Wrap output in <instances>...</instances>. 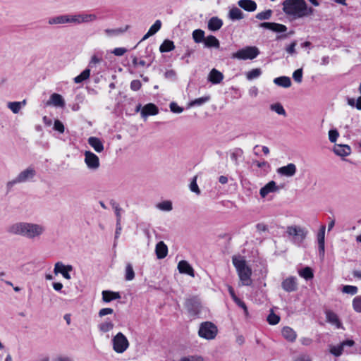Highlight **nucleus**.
I'll use <instances>...</instances> for the list:
<instances>
[{
    "mask_svg": "<svg viewBox=\"0 0 361 361\" xmlns=\"http://www.w3.org/2000/svg\"><path fill=\"white\" fill-rule=\"evenodd\" d=\"M6 231L10 234L33 240L40 238L44 234L46 226L42 224L19 221L11 224Z\"/></svg>",
    "mask_w": 361,
    "mask_h": 361,
    "instance_id": "obj_1",
    "label": "nucleus"
},
{
    "mask_svg": "<svg viewBox=\"0 0 361 361\" xmlns=\"http://www.w3.org/2000/svg\"><path fill=\"white\" fill-rule=\"evenodd\" d=\"M283 11L293 19H300L312 16L314 10L308 7L305 0H285Z\"/></svg>",
    "mask_w": 361,
    "mask_h": 361,
    "instance_id": "obj_2",
    "label": "nucleus"
},
{
    "mask_svg": "<svg viewBox=\"0 0 361 361\" xmlns=\"http://www.w3.org/2000/svg\"><path fill=\"white\" fill-rule=\"evenodd\" d=\"M232 261L235 268L236 269L242 285L250 286L252 284V270L247 265L245 260L241 257H233Z\"/></svg>",
    "mask_w": 361,
    "mask_h": 361,
    "instance_id": "obj_3",
    "label": "nucleus"
},
{
    "mask_svg": "<svg viewBox=\"0 0 361 361\" xmlns=\"http://www.w3.org/2000/svg\"><path fill=\"white\" fill-rule=\"evenodd\" d=\"M307 233L308 231L300 226H290L286 229V234L289 240L298 247L302 244Z\"/></svg>",
    "mask_w": 361,
    "mask_h": 361,
    "instance_id": "obj_4",
    "label": "nucleus"
},
{
    "mask_svg": "<svg viewBox=\"0 0 361 361\" xmlns=\"http://www.w3.org/2000/svg\"><path fill=\"white\" fill-rule=\"evenodd\" d=\"M35 176L36 171L35 168L30 166L22 171L14 179L8 181L6 184V188L8 190H11L16 184L31 181Z\"/></svg>",
    "mask_w": 361,
    "mask_h": 361,
    "instance_id": "obj_5",
    "label": "nucleus"
},
{
    "mask_svg": "<svg viewBox=\"0 0 361 361\" xmlns=\"http://www.w3.org/2000/svg\"><path fill=\"white\" fill-rule=\"evenodd\" d=\"M218 334L217 326L211 322H204L200 324L198 330L200 337L206 340H213Z\"/></svg>",
    "mask_w": 361,
    "mask_h": 361,
    "instance_id": "obj_6",
    "label": "nucleus"
},
{
    "mask_svg": "<svg viewBox=\"0 0 361 361\" xmlns=\"http://www.w3.org/2000/svg\"><path fill=\"white\" fill-rule=\"evenodd\" d=\"M185 307L189 316L192 318L199 317L202 310L200 300L197 297H190L186 299Z\"/></svg>",
    "mask_w": 361,
    "mask_h": 361,
    "instance_id": "obj_7",
    "label": "nucleus"
},
{
    "mask_svg": "<svg viewBox=\"0 0 361 361\" xmlns=\"http://www.w3.org/2000/svg\"><path fill=\"white\" fill-rule=\"evenodd\" d=\"M259 54V49L256 47H246L233 53L232 58L239 60H252L255 59Z\"/></svg>",
    "mask_w": 361,
    "mask_h": 361,
    "instance_id": "obj_8",
    "label": "nucleus"
},
{
    "mask_svg": "<svg viewBox=\"0 0 361 361\" xmlns=\"http://www.w3.org/2000/svg\"><path fill=\"white\" fill-rule=\"evenodd\" d=\"M112 345L115 352L123 353L129 347V342L126 336L121 332H119L112 338Z\"/></svg>",
    "mask_w": 361,
    "mask_h": 361,
    "instance_id": "obj_9",
    "label": "nucleus"
},
{
    "mask_svg": "<svg viewBox=\"0 0 361 361\" xmlns=\"http://www.w3.org/2000/svg\"><path fill=\"white\" fill-rule=\"evenodd\" d=\"M84 156V161L90 170L96 171L99 168L100 162L98 156L91 151H85Z\"/></svg>",
    "mask_w": 361,
    "mask_h": 361,
    "instance_id": "obj_10",
    "label": "nucleus"
},
{
    "mask_svg": "<svg viewBox=\"0 0 361 361\" xmlns=\"http://www.w3.org/2000/svg\"><path fill=\"white\" fill-rule=\"evenodd\" d=\"M49 25L74 24V15L63 14L51 17L48 19Z\"/></svg>",
    "mask_w": 361,
    "mask_h": 361,
    "instance_id": "obj_11",
    "label": "nucleus"
},
{
    "mask_svg": "<svg viewBox=\"0 0 361 361\" xmlns=\"http://www.w3.org/2000/svg\"><path fill=\"white\" fill-rule=\"evenodd\" d=\"M72 265H65L61 262H58L54 265V272L56 275L61 274L63 278L70 280L71 279L69 274L70 271H73Z\"/></svg>",
    "mask_w": 361,
    "mask_h": 361,
    "instance_id": "obj_12",
    "label": "nucleus"
},
{
    "mask_svg": "<svg viewBox=\"0 0 361 361\" xmlns=\"http://www.w3.org/2000/svg\"><path fill=\"white\" fill-rule=\"evenodd\" d=\"M355 344L353 340H345L337 345H332L330 348V353L336 357H339L342 355L345 347H352Z\"/></svg>",
    "mask_w": 361,
    "mask_h": 361,
    "instance_id": "obj_13",
    "label": "nucleus"
},
{
    "mask_svg": "<svg viewBox=\"0 0 361 361\" xmlns=\"http://www.w3.org/2000/svg\"><path fill=\"white\" fill-rule=\"evenodd\" d=\"M282 288L288 293L294 292L298 289V279L295 276H288L281 282Z\"/></svg>",
    "mask_w": 361,
    "mask_h": 361,
    "instance_id": "obj_14",
    "label": "nucleus"
},
{
    "mask_svg": "<svg viewBox=\"0 0 361 361\" xmlns=\"http://www.w3.org/2000/svg\"><path fill=\"white\" fill-rule=\"evenodd\" d=\"M97 19L94 13H77L74 14V24L79 25L93 22Z\"/></svg>",
    "mask_w": 361,
    "mask_h": 361,
    "instance_id": "obj_15",
    "label": "nucleus"
},
{
    "mask_svg": "<svg viewBox=\"0 0 361 361\" xmlns=\"http://www.w3.org/2000/svg\"><path fill=\"white\" fill-rule=\"evenodd\" d=\"M325 230L326 226L322 225L317 233V241H318V247L319 252L320 256L324 257L325 252Z\"/></svg>",
    "mask_w": 361,
    "mask_h": 361,
    "instance_id": "obj_16",
    "label": "nucleus"
},
{
    "mask_svg": "<svg viewBox=\"0 0 361 361\" xmlns=\"http://www.w3.org/2000/svg\"><path fill=\"white\" fill-rule=\"evenodd\" d=\"M278 190L279 187L276 185V182L271 180L260 189L259 195L262 197H265L268 194L276 192Z\"/></svg>",
    "mask_w": 361,
    "mask_h": 361,
    "instance_id": "obj_17",
    "label": "nucleus"
},
{
    "mask_svg": "<svg viewBox=\"0 0 361 361\" xmlns=\"http://www.w3.org/2000/svg\"><path fill=\"white\" fill-rule=\"evenodd\" d=\"M178 269L180 274H188L192 277L195 276L193 268L185 260H181L178 262Z\"/></svg>",
    "mask_w": 361,
    "mask_h": 361,
    "instance_id": "obj_18",
    "label": "nucleus"
},
{
    "mask_svg": "<svg viewBox=\"0 0 361 361\" xmlns=\"http://www.w3.org/2000/svg\"><path fill=\"white\" fill-rule=\"evenodd\" d=\"M238 5L247 12H254L257 10V5L253 0H239Z\"/></svg>",
    "mask_w": 361,
    "mask_h": 361,
    "instance_id": "obj_19",
    "label": "nucleus"
},
{
    "mask_svg": "<svg viewBox=\"0 0 361 361\" xmlns=\"http://www.w3.org/2000/svg\"><path fill=\"white\" fill-rule=\"evenodd\" d=\"M277 171L282 176L291 177L296 173V166L294 164L290 163L286 166L279 168Z\"/></svg>",
    "mask_w": 361,
    "mask_h": 361,
    "instance_id": "obj_20",
    "label": "nucleus"
},
{
    "mask_svg": "<svg viewBox=\"0 0 361 361\" xmlns=\"http://www.w3.org/2000/svg\"><path fill=\"white\" fill-rule=\"evenodd\" d=\"M158 113L159 109L157 106L152 103H149L144 106L141 111V115L143 118H146L148 116H154Z\"/></svg>",
    "mask_w": 361,
    "mask_h": 361,
    "instance_id": "obj_21",
    "label": "nucleus"
},
{
    "mask_svg": "<svg viewBox=\"0 0 361 361\" xmlns=\"http://www.w3.org/2000/svg\"><path fill=\"white\" fill-rule=\"evenodd\" d=\"M87 142L97 153H100L104 150L103 142L97 137H90L87 140Z\"/></svg>",
    "mask_w": 361,
    "mask_h": 361,
    "instance_id": "obj_22",
    "label": "nucleus"
},
{
    "mask_svg": "<svg viewBox=\"0 0 361 361\" xmlns=\"http://www.w3.org/2000/svg\"><path fill=\"white\" fill-rule=\"evenodd\" d=\"M155 253L158 259H161L165 258L168 254L167 245L163 241H159L156 245Z\"/></svg>",
    "mask_w": 361,
    "mask_h": 361,
    "instance_id": "obj_23",
    "label": "nucleus"
},
{
    "mask_svg": "<svg viewBox=\"0 0 361 361\" xmlns=\"http://www.w3.org/2000/svg\"><path fill=\"white\" fill-rule=\"evenodd\" d=\"M223 79L224 75L215 68H213L208 75V80L214 85L220 83Z\"/></svg>",
    "mask_w": 361,
    "mask_h": 361,
    "instance_id": "obj_24",
    "label": "nucleus"
},
{
    "mask_svg": "<svg viewBox=\"0 0 361 361\" xmlns=\"http://www.w3.org/2000/svg\"><path fill=\"white\" fill-rule=\"evenodd\" d=\"M334 152L336 155L345 157L350 154L351 149L347 145H336L334 147Z\"/></svg>",
    "mask_w": 361,
    "mask_h": 361,
    "instance_id": "obj_25",
    "label": "nucleus"
},
{
    "mask_svg": "<svg viewBox=\"0 0 361 361\" xmlns=\"http://www.w3.org/2000/svg\"><path fill=\"white\" fill-rule=\"evenodd\" d=\"M48 104H52L57 107H63L65 106V101L61 94L54 93L51 95Z\"/></svg>",
    "mask_w": 361,
    "mask_h": 361,
    "instance_id": "obj_26",
    "label": "nucleus"
},
{
    "mask_svg": "<svg viewBox=\"0 0 361 361\" xmlns=\"http://www.w3.org/2000/svg\"><path fill=\"white\" fill-rule=\"evenodd\" d=\"M228 18L231 20H240L244 18V14L239 8L233 6L228 12Z\"/></svg>",
    "mask_w": 361,
    "mask_h": 361,
    "instance_id": "obj_27",
    "label": "nucleus"
},
{
    "mask_svg": "<svg viewBox=\"0 0 361 361\" xmlns=\"http://www.w3.org/2000/svg\"><path fill=\"white\" fill-rule=\"evenodd\" d=\"M326 317L328 322L331 323L333 325H335L338 329L342 327V324L341 323L336 313L331 311H326Z\"/></svg>",
    "mask_w": 361,
    "mask_h": 361,
    "instance_id": "obj_28",
    "label": "nucleus"
},
{
    "mask_svg": "<svg viewBox=\"0 0 361 361\" xmlns=\"http://www.w3.org/2000/svg\"><path fill=\"white\" fill-rule=\"evenodd\" d=\"M223 25V21L218 17H212L208 21V29L211 31L219 30Z\"/></svg>",
    "mask_w": 361,
    "mask_h": 361,
    "instance_id": "obj_29",
    "label": "nucleus"
},
{
    "mask_svg": "<svg viewBox=\"0 0 361 361\" xmlns=\"http://www.w3.org/2000/svg\"><path fill=\"white\" fill-rule=\"evenodd\" d=\"M102 300L105 302H109L114 300L121 298V295L118 292H114L111 290H103L102 293Z\"/></svg>",
    "mask_w": 361,
    "mask_h": 361,
    "instance_id": "obj_30",
    "label": "nucleus"
},
{
    "mask_svg": "<svg viewBox=\"0 0 361 361\" xmlns=\"http://www.w3.org/2000/svg\"><path fill=\"white\" fill-rule=\"evenodd\" d=\"M282 335L287 341L290 342L295 341L297 337L296 332L289 326H285L283 328Z\"/></svg>",
    "mask_w": 361,
    "mask_h": 361,
    "instance_id": "obj_31",
    "label": "nucleus"
},
{
    "mask_svg": "<svg viewBox=\"0 0 361 361\" xmlns=\"http://www.w3.org/2000/svg\"><path fill=\"white\" fill-rule=\"evenodd\" d=\"M204 45L205 47L207 48H219L220 43L219 39L214 35H209L207 36L204 41Z\"/></svg>",
    "mask_w": 361,
    "mask_h": 361,
    "instance_id": "obj_32",
    "label": "nucleus"
},
{
    "mask_svg": "<svg viewBox=\"0 0 361 361\" xmlns=\"http://www.w3.org/2000/svg\"><path fill=\"white\" fill-rule=\"evenodd\" d=\"M26 100L22 102H10L7 104V107L13 113L18 114L20 109L25 106Z\"/></svg>",
    "mask_w": 361,
    "mask_h": 361,
    "instance_id": "obj_33",
    "label": "nucleus"
},
{
    "mask_svg": "<svg viewBox=\"0 0 361 361\" xmlns=\"http://www.w3.org/2000/svg\"><path fill=\"white\" fill-rule=\"evenodd\" d=\"M274 82L278 86L288 88L291 85V80L289 77L281 76L274 79Z\"/></svg>",
    "mask_w": 361,
    "mask_h": 361,
    "instance_id": "obj_34",
    "label": "nucleus"
},
{
    "mask_svg": "<svg viewBox=\"0 0 361 361\" xmlns=\"http://www.w3.org/2000/svg\"><path fill=\"white\" fill-rule=\"evenodd\" d=\"M114 326L111 320L107 319L98 325L99 330L102 333H106L113 329Z\"/></svg>",
    "mask_w": 361,
    "mask_h": 361,
    "instance_id": "obj_35",
    "label": "nucleus"
},
{
    "mask_svg": "<svg viewBox=\"0 0 361 361\" xmlns=\"http://www.w3.org/2000/svg\"><path fill=\"white\" fill-rule=\"evenodd\" d=\"M174 49H175V45L173 44V42H172L169 39L164 40L163 42V43L161 44V46L159 47V51L161 53L169 52V51L173 50Z\"/></svg>",
    "mask_w": 361,
    "mask_h": 361,
    "instance_id": "obj_36",
    "label": "nucleus"
},
{
    "mask_svg": "<svg viewBox=\"0 0 361 361\" xmlns=\"http://www.w3.org/2000/svg\"><path fill=\"white\" fill-rule=\"evenodd\" d=\"M298 274L300 277L307 281L310 280L314 277L312 269L309 267H306L304 269L299 270Z\"/></svg>",
    "mask_w": 361,
    "mask_h": 361,
    "instance_id": "obj_37",
    "label": "nucleus"
},
{
    "mask_svg": "<svg viewBox=\"0 0 361 361\" xmlns=\"http://www.w3.org/2000/svg\"><path fill=\"white\" fill-rule=\"evenodd\" d=\"M192 39L195 43L204 42L205 39L204 32L201 29H196L192 32Z\"/></svg>",
    "mask_w": 361,
    "mask_h": 361,
    "instance_id": "obj_38",
    "label": "nucleus"
},
{
    "mask_svg": "<svg viewBox=\"0 0 361 361\" xmlns=\"http://www.w3.org/2000/svg\"><path fill=\"white\" fill-rule=\"evenodd\" d=\"M128 28V26L125 29L122 28H116V29H105L104 33L108 37H113L121 35L123 34Z\"/></svg>",
    "mask_w": 361,
    "mask_h": 361,
    "instance_id": "obj_39",
    "label": "nucleus"
},
{
    "mask_svg": "<svg viewBox=\"0 0 361 361\" xmlns=\"http://www.w3.org/2000/svg\"><path fill=\"white\" fill-rule=\"evenodd\" d=\"M210 100V96H204L194 100H192L189 104V107L195 106H202Z\"/></svg>",
    "mask_w": 361,
    "mask_h": 361,
    "instance_id": "obj_40",
    "label": "nucleus"
},
{
    "mask_svg": "<svg viewBox=\"0 0 361 361\" xmlns=\"http://www.w3.org/2000/svg\"><path fill=\"white\" fill-rule=\"evenodd\" d=\"M90 75V69L86 68L85 69L80 75L74 78V82L75 83H80L84 80L89 78Z\"/></svg>",
    "mask_w": 361,
    "mask_h": 361,
    "instance_id": "obj_41",
    "label": "nucleus"
},
{
    "mask_svg": "<svg viewBox=\"0 0 361 361\" xmlns=\"http://www.w3.org/2000/svg\"><path fill=\"white\" fill-rule=\"evenodd\" d=\"M135 278V272L131 264L128 263L125 270V279L128 281L133 280Z\"/></svg>",
    "mask_w": 361,
    "mask_h": 361,
    "instance_id": "obj_42",
    "label": "nucleus"
},
{
    "mask_svg": "<svg viewBox=\"0 0 361 361\" xmlns=\"http://www.w3.org/2000/svg\"><path fill=\"white\" fill-rule=\"evenodd\" d=\"M243 151L240 148H235L231 154V159L235 165H238V159L243 156Z\"/></svg>",
    "mask_w": 361,
    "mask_h": 361,
    "instance_id": "obj_43",
    "label": "nucleus"
},
{
    "mask_svg": "<svg viewBox=\"0 0 361 361\" xmlns=\"http://www.w3.org/2000/svg\"><path fill=\"white\" fill-rule=\"evenodd\" d=\"M261 74L262 71L260 68H254L246 73V78L247 80H252L259 78Z\"/></svg>",
    "mask_w": 361,
    "mask_h": 361,
    "instance_id": "obj_44",
    "label": "nucleus"
},
{
    "mask_svg": "<svg viewBox=\"0 0 361 361\" xmlns=\"http://www.w3.org/2000/svg\"><path fill=\"white\" fill-rule=\"evenodd\" d=\"M270 109L279 115H283L286 116V113L283 108V106L280 103H275L273 104H271Z\"/></svg>",
    "mask_w": 361,
    "mask_h": 361,
    "instance_id": "obj_45",
    "label": "nucleus"
},
{
    "mask_svg": "<svg viewBox=\"0 0 361 361\" xmlns=\"http://www.w3.org/2000/svg\"><path fill=\"white\" fill-rule=\"evenodd\" d=\"M272 11L271 9L258 13L255 18L259 20H269L272 16Z\"/></svg>",
    "mask_w": 361,
    "mask_h": 361,
    "instance_id": "obj_46",
    "label": "nucleus"
},
{
    "mask_svg": "<svg viewBox=\"0 0 361 361\" xmlns=\"http://www.w3.org/2000/svg\"><path fill=\"white\" fill-rule=\"evenodd\" d=\"M342 291L344 293L354 295L357 293L358 288L357 286H355L345 285V286H343Z\"/></svg>",
    "mask_w": 361,
    "mask_h": 361,
    "instance_id": "obj_47",
    "label": "nucleus"
},
{
    "mask_svg": "<svg viewBox=\"0 0 361 361\" xmlns=\"http://www.w3.org/2000/svg\"><path fill=\"white\" fill-rule=\"evenodd\" d=\"M353 310L359 313H361V295L356 296L353 300Z\"/></svg>",
    "mask_w": 361,
    "mask_h": 361,
    "instance_id": "obj_48",
    "label": "nucleus"
},
{
    "mask_svg": "<svg viewBox=\"0 0 361 361\" xmlns=\"http://www.w3.org/2000/svg\"><path fill=\"white\" fill-rule=\"evenodd\" d=\"M157 207L162 211L169 212L172 209V203L170 201H164L157 204Z\"/></svg>",
    "mask_w": 361,
    "mask_h": 361,
    "instance_id": "obj_49",
    "label": "nucleus"
},
{
    "mask_svg": "<svg viewBox=\"0 0 361 361\" xmlns=\"http://www.w3.org/2000/svg\"><path fill=\"white\" fill-rule=\"evenodd\" d=\"M280 321V317L274 313H270L267 317V322L271 325H276Z\"/></svg>",
    "mask_w": 361,
    "mask_h": 361,
    "instance_id": "obj_50",
    "label": "nucleus"
},
{
    "mask_svg": "<svg viewBox=\"0 0 361 361\" xmlns=\"http://www.w3.org/2000/svg\"><path fill=\"white\" fill-rule=\"evenodd\" d=\"M293 78L296 82L300 83L302 80V69L299 68L295 71L293 73Z\"/></svg>",
    "mask_w": 361,
    "mask_h": 361,
    "instance_id": "obj_51",
    "label": "nucleus"
},
{
    "mask_svg": "<svg viewBox=\"0 0 361 361\" xmlns=\"http://www.w3.org/2000/svg\"><path fill=\"white\" fill-rule=\"evenodd\" d=\"M287 30V27L283 24L276 23H273L272 31L275 32H284Z\"/></svg>",
    "mask_w": 361,
    "mask_h": 361,
    "instance_id": "obj_52",
    "label": "nucleus"
},
{
    "mask_svg": "<svg viewBox=\"0 0 361 361\" xmlns=\"http://www.w3.org/2000/svg\"><path fill=\"white\" fill-rule=\"evenodd\" d=\"M179 361H204V358L200 355H189L181 357Z\"/></svg>",
    "mask_w": 361,
    "mask_h": 361,
    "instance_id": "obj_53",
    "label": "nucleus"
},
{
    "mask_svg": "<svg viewBox=\"0 0 361 361\" xmlns=\"http://www.w3.org/2000/svg\"><path fill=\"white\" fill-rule=\"evenodd\" d=\"M190 189L192 192L196 193L197 195L200 194V190L197 184V177L195 176L190 184Z\"/></svg>",
    "mask_w": 361,
    "mask_h": 361,
    "instance_id": "obj_54",
    "label": "nucleus"
},
{
    "mask_svg": "<svg viewBox=\"0 0 361 361\" xmlns=\"http://www.w3.org/2000/svg\"><path fill=\"white\" fill-rule=\"evenodd\" d=\"M161 26V22L159 20H157L150 27L149 29V31L151 34L154 35L156 32H157Z\"/></svg>",
    "mask_w": 361,
    "mask_h": 361,
    "instance_id": "obj_55",
    "label": "nucleus"
},
{
    "mask_svg": "<svg viewBox=\"0 0 361 361\" xmlns=\"http://www.w3.org/2000/svg\"><path fill=\"white\" fill-rule=\"evenodd\" d=\"M339 136L336 129H331L329 131V139L331 142H335Z\"/></svg>",
    "mask_w": 361,
    "mask_h": 361,
    "instance_id": "obj_56",
    "label": "nucleus"
},
{
    "mask_svg": "<svg viewBox=\"0 0 361 361\" xmlns=\"http://www.w3.org/2000/svg\"><path fill=\"white\" fill-rule=\"evenodd\" d=\"M54 129L60 133H64L65 127L63 123L59 120H55L54 123Z\"/></svg>",
    "mask_w": 361,
    "mask_h": 361,
    "instance_id": "obj_57",
    "label": "nucleus"
},
{
    "mask_svg": "<svg viewBox=\"0 0 361 361\" xmlns=\"http://www.w3.org/2000/svg\"><path fill=\"white\" fill-rule=\"evenodd\" d=\"M233 301L236 303V305H238L239 307H240L243 310L245 315L246 317H247L248 316V310H247L245 303L238 298H234Z\"/></svg>",
    "mask_w": 361,
    "mask_h": 361,
    "instance_id": "obj_58",
    "label": "nucleus"
},
{
    "mask_svg": "<svg viewBox=\"0 0 361 361\" xmlns=\"http://www.w3.org/2000/svg\"><path fill=\"white\" fill-rule=\"evenodd\" d=\"M297 45V42L293 41L290 44H289L286 48V52L290 55H293L296 54L295 47Z\"/></svg>",
    "mask_w": 361,
    "mask_h": 361,
    "instance_id": "obj_59",
    "label": "nucleus"
},
{
    "mask_svg": "<svg viewBox=\"0 0 361 361\" xmlns=\"http://www.w3.org/2000/svg\"><path fill=\"white\" fill-rule=\"evenodd\" d=\"M102 61V59L98 58L96 55H93L91 58L90 61L88 64L87 68H92L94 67L97 63H100Z\"/></svg>",
    "mask_w": 361,
    "mask_h": 361,
    "instance_id": "obj_60",
    "label": "nucleus"
},
{
    "mask_svg": "<svg viewBox=\"0 0 361 361\" xmlns=\"http://www.w3.org/2000/svg\"><path fill=\"white\" fill-rule=\"evenodd\" d=\"M170 109L173 113H176V114H180L183 111V108L179 106L175 102H171L170 104Z\"/></svg>",
    "mask_w": 361,
    "mask_h": 361,
    "instance_id": "obj_61",
    "label": "nucleus"
},
{
    "mask_svg": "<svg viewBox=\"0 0 361 361\" xmlns=\"http://www.w3.org/2000/svg\"><path fill=\"white\" fill-rule=\"evenodd\" d=\"M141 82L138 80H134L130 82V88L134 91H137L141 87Z\"/></svg>",
    "mask_w": 361,
    "mask_h": 361,
    "instance_id": "obj_62",
    "label": "nucleus"
},
{
    "mask_svg": "<svg viewBox=\"0 0 361 361\" xmlns=\"http://www.w3.org/2000/svg\"><path fill=\"white\" fill-rule=\"evenodd\" d=\"M114 312V310L112 308H102L99 312V316L102 317L107 314H111Z\"/></svg>",
    "mask_w": 361,
    "mask_h": 361,
    "instance_id": "obj_63",
    "label": "nucleus"
},
{
    "mask_svg": "<svg viewBox=\"0 0 361 361\" xmlns=\"http://www.w3.org/2000/svg\"><path fill=\"white\" fill-rule=\"evenodd\" d=\"M126 51H127V49L126 48L118 47V48H115L112 51V53L116 56H123Z\"/></svg>",
    "mask_w": 361,
    "mask_h": 361,
    "instance_id": "obj_64",
    "label": "nucleus"
}]
</instances>
